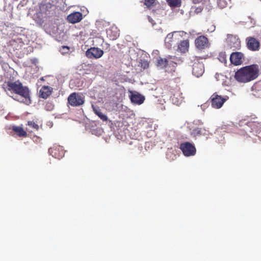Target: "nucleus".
<instances>
[{"label":"nucleus","mask_w":261,"mask_h":261,"mask_svg":"<svg viewBox=\"0 0 261 261\" xmlns=\"http://www.w3.org/2000/svg\"><path fill=\"white\" fill-rule=\"evenodd\" d=\"M5 91L10 95L13 92L17 94L13 99L20 102L29 105L31 103L30 90L26 86H23L19 81L9 82L7 83Z\"/></svg>","instance_id":"nucleus-1"},{"label":"nucleus","mask_w":261,"mask_h":261,"mask_svg":"<svg viewBox=\"0 0 261 261\" xmlns=\"http://www.w3.org/2000/svg\"><path fill=\"white\" fill-rule=\"evenodd\" d=\"M259 68L257 65L246 66L238 70L235 79L241 83H247L255 79L258 75Z\"/></svg>","instance_id":"nucleus-2"},{"label":"nucleus","mask_w":261,"mask_h":261,"mask_svg":"<svg viewBox=\"0 0 261 261\" xmlns=\"http://www.w3.org/2000/svg\"><path fill=\"white\" fill-rule=\"evenodd\" d=\"M187 33L184 31H174L169 33L165 39V43L166 47L170 48L174 47L178 44L180 38L184 37Z\"/></svg>","instance_id":"nucleus-3"},{"label":"nucleus","mask_w":261,"mask_h":261,"mask_svg":"<svg viewBox=\"0 0 261 261\" xmlns=\"http://www.w3.org/2000/svg\"><path fill=\"white\" fill-rule=\"evenodd\" d=\"M228 99V96H227L222 97L217 93H214L211 96L212 107L215 109H220Z\"/></svg>","instance_id":"nucleus-4"},{"label":"nucleus","mask_w":261,"mask_h":261,"mask_svg":"<svg viewBox=\"0 0 261 261\" xmlns=\"http://www.w3.org/2000/svg\"><path fill=\"white\" fill-rule=\"evenodd\" d=\"M180 149L184 155L186 156H193L196 154V149L195 146L189 142L181 143L180 145Z\"/></svg>","instance_id":"nucleus-5"},{"label":"nucleus","mask_w":261,"mask_h":261,"mask_svg":"<svg viewBox=\"0 0 261 261\" xmlns=\"http://www.w3.org/2000/svg\"><path fill=\"white\" fill-rule=\"evenodd\" d=\"M69 103L73 107H77L83 105L84 102L83 95L75 93H72L68 98Z\"/></svg>","instance_id":"nucleus-6"},{"label":"nucleus","mask_w":261,"mask_h":261,"mask_svg":"<svg viewBox=\"0 0 261 261\" xmlns=\"http://www.w3.org/2000/svg\"><path fill=\"white\" fill-rule=\"evenodd\" d=\"M103 54V51L97 47H91L86 51V56L87 58L98 59Z\"/></svg>","instance_id":"nucleus-7"},{"label":"nucleus","mask_w":261,"mask_h":261,"mask_svg":"<svg viewBox=\"0 0 261 261\" xmlns=\"http://www.w3.org/2000/svg\"><path fill=\"white\" fill-rule=\"evenodd\" d=\"M195 45L197 48L202 49L208 47V39L204 36H200L195 40Z\"/></svg>","instance_id":"nucleus-8"},{"label":"nucleus","mask_w":261,"mask_h":261,"mask_svg":"<svg viewBox=\"0 0 261 261\" xmlns=\"http://www.w3.org/2000/svg\"><path fill=\"white\" fill-rule=\"evenodd\" d=\"M244 55L240 52L233 53L230 56V60L232 64L238 65L241 64L243 62Z\"/></svg>","instance_id":"nucleus-9"},{"label":"nucleus","mask_w":261,"mask_h":261,"mask_svg":"<svg viewBox=\"0 0 261 261\" xmlns=\"http://www.w3.org/2000/svg\"><path fill=\"white\" fill-rule=\"evenodd\" d=\"M83 18L82 14L79 12H75L70 14L67 16V20L71 23L80 22Z\"/></svg>","instance_id":"nucleus-10"},{"label":"nucleus","mask_w":261,"mask_h":261,"mask_svg":"<svg viewBox=\"0 0 261 261\" xmlns=\"http://www.w3.org/2000/svg\"><path fill=\"white\" fill-rule=\"evenodd\" d=\"M48 152L55 158L61 159L64 155V152L63 151L62 147L60 146L56 147L55 149L50 148L48 149Z\"/></svg>","instance_id":"nucleus-11"},{"label":"nucleus","mask_w":261,"mask_h":261,"mask_svg":"<svg viewBox=\"0 0 261 261\" xmlns=\"http://www.w3.org/2000/svg\"><path fill=\"white\" fill-rule=\"evenodd\" d=\"M171 99L174 105L179 106L183 102L184 97L182 96V93L178 90L173 94Z\"/></svg>","instance_id":"nucleus-12"},{"label":"nucleus","mask_w":261,"mask_h":261,"mask_svg":"<svg viewBox=\"0 0 261 261\" xmlns=\"http://www.w3.org/2000/svg\"><path fill=\"white\" fill-rule=\"evenodd\" d=\"M130 98L133 103L137 105L143 103L145 100L144 96L137 92L132 93Z\"/></svg>","instance_id":"nucleus-13"},{"label":"nucleus","mask_w":261,"mask_h":261,"mask_svg":"<svg viewBox=\"0 0 261 261\" xmlns=\"http://www.w3.org/2000/svg\"><path fill=\"white\" fill-rule=\"evenodd\" d=\"M204 73V66L201 63H195L193 65V74L194 76L198 77L201 76Z\"/></svg>","instance_id":"nucleus-14"},{"label":"nucleus","mask_w":261,"mask_h":261,"mask_svg":"<svg viewBox=\"0 0 261 261\" xmlns=\"http://www.w3.org/2000/svg\"><path fill=\"white\" fill-rule=\"evenodd\" d=\"M247 46L248 48L252 50H257L259 46V42L254 38L250 37L247 39Z\"/></svg>","instance_id":"nucleus-15"},{"label":"nucleus","mask_w":261,"mask_h":261,"mask_svg":"<svg viewBox=\"0 0 261 261\" xmlns=\"http://www.w3.org/2000/svg\"><path fill=\"white\" fill-rule=\"evenodd\" d=\"M53 88L49 86H44L39 90L40 96L43 98H47L51 93Z\"/></svg>","instance_id":"nucleus-16"},{"label":"nucleus","mask_w":261,"mask_h":261,"mask_svg":"<svg viewBox=\"0 0 261 261\" xmlns=\"http://www.w3.org/2000/svg\"><path fill=\"white\" fill-rule=\"evenodd\" d=\"M92 108L95 114L97 115L99 118H100L103 121H107V116L101 112L100 109L98 107L94 106V105H92Z\"/></svg>","instance_id":"nucleus-17"},{"label":"nucleus","mask_w":261,"mask_h":261,"mask_svg":"<svg viewBox=\"0 0 261 261\" xmlns=\"http://www.w3.org/2000/svg\"><path fill=\"white\" fill-rule=\"evenodd\" d=\"M107 34L110 36L112 40H115L119 36V31L115 27H113L108 30Z\"/></svg>","instance_id":"nucleus-18"},{"label":"nucleus","mask_w":261,"mask_h":261,"mask_svg":"<svg viewBox=\"0 0 261 261\" xmlns=\"http://www.w3.org/2000/svg\"><path fill=\"white\" fill-rule=\"evenodd\" d=\"M12 130L19 136V137H25L27 135V132L24 130L22 127L19 126H13Z\"/></svg>","instance_id":"nucleus-19"},{"label":"nucleus","mask_w":261,"mask_h":261,"mask_svg":"<svg viewBox=\"0 0 261 261\" xmlns=\"http://www.w3.org/2000/svg\"><path fill=\"white\" fill-rule=\"evenodd\" d=\"M189 47V41L184 40L178 44V49L181 53H185Z\"/></svg>","instance_id":"nucleus-20"},{"label":"nucleus","mask_w":261,"mask_h":261,"mask_svg":"<svg viewBox=\"0 0 261 261\" xmlns=\"http://www.w3.org/2000/svg\"><path fill=\"white\" fill-rule=\"evenodd\" d=\"M190 134L192 136L194 137L199 136L201 135L203 136L207 135V134L206 133H203L202 130L198 127H196L193 128V129H191Z\"/></svg>","instance_id":"nucleus-21"},{"label":"nucleus","mask_w":261,"mask_h":261,"mask_svg":"<svg viewBox=\"0 0 261 261\" xmlns=\"http://www.w3.org/2000/svg\"><path fill=\"white\" fill-rule=\"evenodd\" d=\"M228 41L232 42L233 43V44H230V47L231 48H237L240 45V42L239 41L238 39L235 37H233L232 36H231L228 37Z\"/></svg>","instance_id":"nucleus-22"},{"label":"nucleus","mask_w":261,"mask_h":261,"mask_svg":"<svg viewBox=\"0 0 261 261\" xmlns=\"http://www.w3.org/2000/svg\"><path fill=\"white\" fill-rule=\"evenodd\" d=\"M168 64V61L165 58H160L158 60L156 66L160 68H163L165 67Z\"/></svg>","instance_id":"nucleus-23"},{"label":"nucleus","mask_w":261,"mask_h":261,"mask_svg":"<svg viewBox=\"0 0 261 261\" xmlns=\"http://www.w3.org/2000/svg\"><path fill=\"white\" fill-rule=\"evenodd\" d=\"M170 7H177L180 3V0H166Z\"/></svg>","instance_id":"nucleus-24"},{"label":"nucleus","mask_w":261,"mask_h":261,"mask_svg":"<svg viewBox=\"0 0 261 261\" xmlns=\"http://www.w3.org/2000/svg\"><path fill=\"white\" fill-rule=\"evenodd\" d=\"M28 126H29L31 128H33L36 130H38L39 129V125L36 124L35 122H34V121H29L28 122Z\"/></svg>","instance_id":"nucleus-25"},{"label":"nucleus","mask_w":261,"mask_h":261,"mask_svg":"<svg viewBox=\"0 0 261 261\" xmlns=\"http://www.w3.org/2000/svg\"><path fill=\"white\" fill-rule=\"evenodd\" d=\"M218 5L220 8H223L226 5V2L224 0H217Z\"/></svg>","instance_id":"nucleus-26"},{"label":"nucleus","mask_w":261,"mask_h":261,"mask_svg":"<svg viewBox=\"0 0 261 261\" xmlns=\"http://www.w3.org/2000/svg\"><path fill=\"white\" fill-rule=\"evenodd\" d=\"M215 77L217 81H220V80H224L225 76L224 75H223L221 73H217L215 75Z\"/></svg>","instance_id":"nucleus-27"},{"label":"nucleus","mask_w":261,"mask_h":261,"mask_svg":"<svg viewBox=\"0 0 261 261\" xmlns=\"http://www.w3.org/2000/svg\"><path fill=\"white\" fill-rule=\"evenodd\" d=\"M155 0H145L144 4L148 7H151L155 3Z\"/></svg>","instance_id":"nucleus-28"},{"label":"nucleus","mask_w":261,"mask_h":261,"mask_svg":"<svg viewBox=\"0 0 261 261\" xmlns=\"http://www.w3.org/2000/svg\"><path fill=\"white\" fill-rule=\"evenodd\" d=\"M37 15L38 16L39 19L41 21L43 18H44L46 16V14L44 13H42V12H39L37 13Z\"/></svg>","instance_id":"nucleus-29"},{"label":"nucleus","mask_w":261,"mask_h":261,"mask_svg":"<svg viewBox=\"0 0 261 261\" xmlns=\"http://www.w3.org/2000/svg\"><path fill=\"white\" fill-rule=\"evenodd\" d=\"M69 50V48L66 46H63L61 49V52L62 54L67 53Z\"/></svg>","instance_id":"nucleus-30"},{"label":"nucleus","mask_w":261,"mask_h":261,"mask_svg":"<svg viewBox=\"0 0 261 261\" xmlns=\"http://www.w3.org/2000/svg\"><path fill=\"white\" fill-rule=\"evenodd\" d=\"M215 30V26L214 25H211L209 28L207 29V31L208 32H210V33H212V32H214Z\"/></svg>","instance_id":"nucleus-31"},{"label":"nucleus","mask_w":261,"mask_h":261,"mask_svg":"<svg viewBox=\"0 0 261 261\" xmlns=\"http://www.w3.org/2000/svg\"><path fill=\"white\" fill-rule=\"evenodd\" d=\"M194 8L195 9V12L196 13H199L202 11L203 7L201 6H198V7H195Z\"/></svg>","instance_id":"nucleus-32"},{"label":"nucleus","mask_w":261,"mask_h":261,"mask_svg":"<svg viewBox=\"0 0 261 261\" xmlns=\"http://www.w3.org/2000/svg\"><path fill=\"white\" fill-rule=\"evenodd\" d=\"M206 2H205L204 5H205V8H206V9H207V10H210V9H212V6H211V4H210V5H207L206 4Z\"/></svg>","instance_id":"nucleus-33"},{"label":"nucleus","mask_w":261,"mask_h":261,"mask_svg":"<svg viewBox=\"0 0 261 261\" xmlns=\"http://www.w3.org/2000/svg\"><path fill=\"white\" fill-rule=\"evenodd\" d=\"M148 19L149 22L152 24V26H154V23L153 22V20L150 16L148 17Z\"/></svg>","instance_id":"nucleus-34"},{"label":"nucleus","mask_w":261,"mask_h":261,"mask_svg":"<svg viewBox=\"0 0 261 261\" xmlns=\"http://www.w3.org/2000/svg\"><path fill=\"white\" fill-rule=\"evenodd\" d=\"M32 62L34 64H36L37 63H38V61L37 59H33L32 60Z\"/></svg>","instance_id":"nucleus-35"},{"label":"nucleus","mask_w":261,"mask_h":261,"mask_svg":"<svg viewBox=\"0 0 261 261\" xmlns=\"http://www.w3.org/2000/svg\"><path fill=\"white\" fill-rule=\"evenodd\" d=\"M148 66V63L147 62L144 63V68H145Z\"/></svg>","instance_id":"nucleus-36"},{"label":"nucleus","mask_w":261,"mask_h":261,"mask_svg":"<svg viewBox=\"0 0 261 261\" xmlns=\"http://www.w3.org/2000/svg\"><path fill=\"white\" fill-rule=\"evenodd\" d=\"M45 6L44 5H42L41 7H40V10L41 11H42V10L44 9H45Z\"/></svg>","instance_id":"nucleus-37"},{"label":"nucleus","mask_w":261,"mask_h":261,"mask_svg":"<svg viewBox=\"0 0 261 261\" xmlns=\"http://www.w3.org/2000/svg\"><path fill=\"white\" fill-rule=\"evenodd\" d=\"M193 2L195 4L198 3L199 2V0H193Z\"/></svg>","instance_id":"nucleus-38"},{"label":"nucleus","mask_w":261,"mask_h":261,"mask_svg":"<svg viewBox=\"0 0 261 261\" xmlns=\"http://www.w3.org/2000/svg\"><path fill=\"white\" fill-rule=\"evenodd\" d=\"M159 30L161 31L162 33H164L163 30L162 29H160Z\"/></svg>","instance_id":"nucleus-39"}]
</instances>
